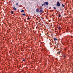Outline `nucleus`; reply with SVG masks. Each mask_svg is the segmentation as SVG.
<instances>
[{
	"label": "nucleus",
	"instance_id": "nucleus-13",
	"mask_svg": "<svg viewBox=\"0 0 73 73\" xmlns=\"http://www.w3.org/2000/svg\"><path fill=\"white\" fill-rule=\"evenodd\" d=\"M54 9H56V8L55 7H54Z\"/></svg>",
	"mask_w": 73,
	"mask_h": 73
},
{
	"label": "nucleus",
	"instance_id": "nucleus-18",
	"mask_svg": "<svg viewBox=\"0 0 73 73\" xmlns=\"http://www.w3.org/2000/svg\"><path fill=\"white\" fill-rule=\"evenodd\" d=\"M23 61H25V59H23Z\"/></svg>",
	"mask_w": 73,
	"mask_h": 73
},
{
	"label": "nucleus",
	"instance_id": "nucleus-10",
	"mask_svg": "<svg viewBox=\"0 0 73 73\" xmlns=\"http://www.w3.org/2000/svg\"><path fill=\"white\" fill-rule=\"evenodd\" d=\"M23 16H25V13L24 14H22Z\"/></svg>",
	"mask_w": 73,
	"mask_h": 73
},
{
	"label": "nucleus",
	"instance_id": "nucleus-19",
	"mask_svg": "<svg viewBox=\"0 0 73 73\" xmlns=\"http://www.w3.org/2000/svg\"><path fill=\"white\" fill-rule=\"evenodd\" d=\"M18 5V3H16V5Z\"/></svg>",
	"mask_w": 73,
	"mask_h": 73
},
{
	"label": "nucleus",
	"instance_id": "nucleus-3",
	"mask_svg": "<svg viewBox=\"0 0 73 73\" xmlns=\"http://www.w3.org/2000/svg\"><path fill=\"white\" fill-rule=\"evenodd\" d=\"M40 13H43V10L40 9L39 11Z\"/></svg>",
	"mask_w": 73,
	"mask_h": 73
},
{
	"label": "nucleus",
	"instance_id": "nucleus-7",
	"mask_svg": "<svg viewBox=\"0 0 73 73\" xmlns=\"http://www.w3.org/2000/svg\"><path fill=\"white\" fill-rule=\"evenodd\" d=\"M62 5L63 7H65V5H64V4H62Z\"/></svg>",
	"mask_w": 73,
	"mask_h": 73
},
{
	"label": "nucleus",
	"instance_id": "nucleus-5",
	"mask_svg": "<svg viewBox=\"0 0 73 73\" xmlns=\"http://www.w3.org/2000/svg\"><path fill=\"white\" fill-rule=\"evenodd\" d=\"M13 9L14 10H15V11L16 10V8L15 7H13Z\"/></svg>",
	"mask_w": 73,
	"mask_h": 73
},
{
	"label": "nucleus",
	"instance_id": "nucleus-8",
	"mask_svg": "<svg viewBox=\"0 0 73 73\" xmlns=\"http://www.w3.org/2000/svg\"><path fill=\"white\" fill-rule=\"evenodd\" d=\"M11 13H12V14H13V13H13V11H11Z\"/></svg>",
	"mask_w": 73,
	"mask_h": 73
},
{
	"label": "nucleus",
	"instance_id": "nucleus-21",
	"mask_svg": "<svg viewBox=\"0 0 73 73\" xmlns=\"http://www.w3.org/2000/svg\"><path fill=\"white\" fill-rule=\"evenodd\" d=\"M32 17V16H31V17Z\"/></svg>",
	"mask_w": 73,
	"mask_h": 73
},
{
	"label": "nucleus",
	"instance_id": "nucleus-14",
	"mask_svg": "<svg viewBox=\"0 0 73 73\" xmlns=\"http://www.w3.org/2000/svg\"><path fill=\"white\" fill-rule=\"evenodd\" d=\"M40 9H42V7H40Z\"/></svg>",
	"mask_w": 73,
	"mask_h": 73
},
{
	"label": "nucleus",
	"instance_id": "nucleus-17",
	"mask_svg": "<svg viewBox=\"0 0 73 73\" xmlns=\"http://www.w3.org/2000/svg\"><path fill=\"white\" fill-rule=\"evenodd\" d=\"M60 27L59 26V27L58 28V29H60Z\"/></svg>",
	"mask_w": 73,
	"mask_h": 73
},
{
	"label": "nucleus",
	"instance_id": "nucleus-2",
	"mask_svg": "<svg viewBox=\"0 0 73 73\" xmlns=\"http://www.w3.org/2000/svg\"><path fill=\"white\" fill-rule=\"evenodd\" d=\"M57 6H60V2H58L56 4Z\"/></svg>",
	"mask_w": 73,
	"mask_h": 73
},
{
	"label": "nucleus",
	"instance_id": "nucleus-4",
	"mask_svg": "<svg viewBox=\"0 0 73 73\" xmlns=\"http://www.w3.org/2000/svg\"><path fill=\"white\" fill-rule=\"evenodd\" d=\"M36 12H39V9H36Z\"/></svg>",
	"mask_w": 73,
	"mask_h": 73
},
{
	"label": "nucleus",
	"instance_id": "nucleus-6",
	"mask_svg": "<svg viewBox=\"0 0 73 73\" xmlns=\"http://www.w3.org/2000/svg\"><path fill=\"white\" fill-rule=\"evenodd\" d=\"M60 52V51H59L58 52V55H60V52Z\"/></svg>",
	"mask_w": 73,
	"mask_h": 73
},
{
	"label": "nucleus",
	"instance_id": "nucleus-9",
	"mask_svg": "<svg viewBox=\"0 0 73 73\" xmlns=\"http://www.w3.org/2000/svg\"><path fill=\"white\" fill-rule=\"evenodd\" d=\"M54 41H56V40H57V38H54Z\"/></svg>",
	"mask_w": 73,
	"mask_h": 73
},
{
	"label": "nucleus",
	"instance_id": "nucleus-1",
	"mask_svg": "<svg viewBox=\"0 0 73 73\" xmlns=\"http://www.w3.org/2000/svg\"><path fill=\"white\" fill-rule=\"evenodd\" d=\"M48 4H49V3L47 2H44V5H48Z\"/></svg>",
	"mask_w": 73,
	"mask_h": 73
},
{
	"label": "nucleus",
	"instance_id": "nucleus-20",
	"mask_svg": "<svg viewBox=\"0 0 73 73\" xmlns=\"http://www.w3.org/2000/svg\"><path fill=\"white\" fill-rule=\"evenodd\" d=\"M44 5V4H42V6H43Z\"/></svg>",
	"mask_w": 73,
	"mask_h": 73
},
{
	"label": "nucleus",
	"instance_id": "nucleus-12",
	"mask_svg": "<svg viewBox=\"0 0 73 73\" xmlns=\"http://www.w3.org/2000/svg\"><path fill=\"white\" fill-rule=\"evenodd\" d=\"M63 57L64 58H66V57L65 56V55H64Z\"/></svg>",
	"mask_w": 73,
	"mask_h": 73
},
{
	"label": "nucleus",
	"instance_id": "nucleus-11",
	"mask_svg": "<svg viewBox=\"0 0 73 73\" xmlns=\"http://www.w3.org/2000/svg\"><path fill=\"white\" fill-rule=\"evenodd\" d=\"M21 12L22 13L24 12V10H22V11H21Z\"/></svg>",
	"mask_w": 73,
	"mask_h": 73
},
{
	"label": "nucleus",
	"instance_id": "nucleus-15",
	"mask_svg": "<svg viewBox=\"0 0 73 73\" xmlns=\"http://www.w3.org/2000/svg\"><path fill=\"white\" fill-rule=\"evenodd\" d=\"M28 18H29L28 19V20H30V18H29V17H28Z\"/></svg>",
	"mask_w": 73,
	"mask_h": 73
},
{
	"label": "nucleus",
	"instance_id": "nucleus-16",
	"mask_svg": "<svg viewBox=\"0 0 73 73\" xmlns=\"http://www.w3.org/2000/svg\"><path fill=\"white\" fill-rule=\"evenodd\" d=\"M58 17H61V15H59Z\"/></svg>",
	"mask_w": 73,
	"mask_h": 73
}]
</instances>
